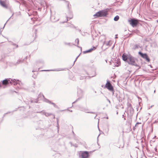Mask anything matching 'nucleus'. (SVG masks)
I'll return each mask as SVG.
<instances>
[{"label":"nucleus","instance_id":"9d476101","mask_svg":"<svg viewBox=\"0 0 158 158\" xmlns=\"http://www.w3.org/2000/svg\"><path fill=\"white\" fill-rule=\"evenodd\" d=\"M80 110L86 113L95 114V112H93L89 111V110L88 108L84 107H80L79 108Z\"/></svg>","mask_w":158,"mask_h":158},{"label":"nucleus","instance_id":"7ed1b4c3","mask_svg":"<svg viewBox=\"0 0 158 158\" xmlns=\"http://www.w3.org/2000/svg\"><path fill=\"white\" fill-rule=\"evenodd\" d=\"M107 14V11L105 10H101L96 13L94 15V16H96L97 17H101L106 16Z\"/></svg>","mask_w":158,"mask_h":158},{"label":"nucleus","instance_id":"dca6fc26","mask_svg":"<svg viewBox=\"0 0 158 158\" xmlns=\"http://www.w3.org/2000/svg\"><path fill=\"white\" fill-rule=\"evenodd\" d=\"M127 108L128 109L130 110H133V109L132 108V106H131V104L129 103V102H128L127 103Z\"/></svg>","mask_w":158,"mask_h":158},{"label":"nucleus","instance_id":"3c124183","mask_svg":"<svg viewBox=\"0 0 158 158\" xmlns=\"http://www.w3.org/2000/svg\"><path fill=\"white\" fill-rule=\"evenodd\" d=\"M155 91H156V90H155L154 91V93H155Z\"/></svg>","mask_w":158,"mask_h":158},{"label":"nucleus","instance_id":"0eeeda50","mask_svg":"<svg viewBox=\"0 0 158 158\" xmlns=\"http://www.w3.org/2000/svg\"><path fill=\"white\" fill-rule=\"evenodd\" d=\"M128 22L133 27H135L138 23V20L134 18L131 19V20H129Z\"/></svg>","mask_w":158,"mask_h":158},{"label":"nucleus","instance_id":"aec40b11","mask_svg":"<svg viewBox=\"0 0 158 158\" xmlns=\"http://www.w3.org/2000/svg\"><path fill=\"white\" fill-rule=\"evenodd\" d=\"M36 113H40L42 114L45 115V113H46V112L44 111H41L40 112H37Z\"/></svg>","mask_w":158,"mask_h":158},{"label":"nucleus","instance_id":"c756f323","mask_svg":"<svg viewBox=\"0 0 158 158\" xmlns=\"http://www.w3.org/2000/svg\"><path fill=\"white\" fill-rule=\"evenodd\" d=\"M70 143H71V144L72 145H73V146H74V147H77V146L76 144H75V145H73L71 142H70Z\"/></svg>","mask_w":158,"mask_h":158},{"label":"nucleus","instance_id":"4c0bfd02","mask_svg":"<svg viewBox=\"0 0 158 158\" xmlns=\"http://www.w3.org/2000/svg\"><path fill=\"white\" fill-rule=\"evenodd\" d=\"M109 42L107 44H106V45H109Z\"/></svg>","mask_w":158,"mask_h":158},{"label":"nucleus","instance_id":"f3484780","mask_svg":"<svg viewBox=\"0 0 158 158\" xmlns=\"http://www.w3.org/2000/svg\"><path fill=\"white\" fill-rule=\"evenodd\" d=\"M40 4L42 6L44 7L46 4L44 1H42L40 2Z\"/></svg>","mask_w":158,"mask_h":158},{"label":"nucleus","instance_id":"603ef678","mask_svg":"<svg viewBox=\"0 0 158 158\" xmlns=\"http://www.w3.org/2000/svg\"><path fill=\"white\" fill-rule=\"evenodd\" d=\"M32 72H34V71H33H33H32Z\"/></svg>","mask_w":158,"mask_h":158},{"label":"nucleus","instance_id":"5fc2aeb1","mask_svg":"<svg viewBox=\"0 0 158 158\" xmlns=\"http://www.w3.org/2000/svg\"><path fill=\"white\" fill-rule=\"evenodd\" d=\"M109 128H108V131H109Z\"/></svg>","mask_w":158,"mask_h":158},{"label":"nucleus","instance_id":"cd10ccee","mask_svg":"<svg viewBox=\"0 0 158 158\" xmlns=\"http://www.w3.org/2000/svg\"><path fill=\"white\" fill-rule=\"evenodd\" d=\"M138 46L137 44H136L135 45V48H134V49H137V48H138Z\"/></svg>","mask_w":158,"mask_h":158},{"label":"nucleus","instance_id":"f704fd0d","mask_svg":"<svg viewBox=\"0 0 158 158\" xmlns=\"http://www.w3.org/2000/svg\"><path fill=\"white\" fill-rule=\"evenodd\" d=\"M117 35H115V38L116 39L117 38H118V37L117 36Z\"/></svg>","mask_w":158,"mask_h":158},{"label":"nucleus","instance_id":"20e7f679","mask_svg":"<svg viewBox=\"0 0 158 158\" xmlns=\"http://www.w3.org/2000/svg\"><path fill=\"white\" fill-rule=\"evenodd\" d=\"M89 153L87 151H80L79 153V158H88Z\"/></svg>","mask_w":158,"mask_h":158},{"label":"nucleus","instance_id":"ea45409f","mask_svg":"<svg viewBox=\"0 0 158 158\" xmlns=\"http://www.w3.org/2000/svg\"><path fill=\"white\" fill-rule=\"evenodd\" d=\"M70 112H72V110H69Z\"/></svg>","mask_w":158,"mask_h":158},{"label":"nucleus","instance_id":"b1692460","mask_svg":"<svg viewBox=\"0 0 158 158\" xmlns=\"http://www.w3.org/2000/svg\"><path fill=\"white\" fill-rule=\"evenodd\" d=\"M23 60H18V61L17 62V64H19L20 63H21V62H23Z\"/></svg>","mask_w":158,"mask_h":158},{"label":"nucleus","instance_id":"09e8293b","mask_svg":"<svg viewBox=\"0 0 158 158\" xmlns=\"http://www.w3.org/2000/svg\"><path fill=\"white\" fill-rule=\"evenodd\" d=\"M130 157H131V158L132 157V156H131V155H130Z\"/></svg>","mask_w":158,"mask_h":158},{"label":"nucleus","instance_id":"e433bc0d","mask_svg":"<svg viewBox=\"0 0 158 158\" xmlns=\"http://www.w3.org/2000/svg\"><path fill=\"white\" fill-rule=\"evenodd\" d=\"M122 117H123V118L124 117V114H123V115H122Z\"/></svg>","mask_w":158,"mask_h":158},{"label":"nucleus","instance_id":"37998d69","mask_svg":"<svg viewBox=\"0 0 158 158\" xmlns=\"http://www.w3.org/2000/svg\"><path fill=\"white\" fill-rule=\"evenodd\" d=\"M2 84L0 83V87H1Z\"/></svg>","mask_w":158,"mask_h":158},{"label":"nucleus","instance_id":"473e14b6","mask_svg":"<svg viewBox=\"0 0 158 158\" xmlns=\"http://www.w3.org/2000/svg\"><path fill=\"white\" fill-rule=\"evenodd\" d=\"M67 7H68V9H69V2H67Z\"/></svg>","mask_w":158,"mask_h":158},{"label":"nucleus","instance_id":"7c9ffc66","mask_svg":"<svg viewBox=\"0 0 158 158\" xmlns=\"http://www.w3.org/2000/svg\"><path fill=\"white\" fill-rule=\"evenodd\" d=\"M141 123H138V122L135 125V127L137 126H138V124H141Z\"/></svg>","mask_w":158,"mask_h":158},{"label":"nucleus","instance_id":"1a4fd4ad","mask_svg":"<svg viewBox=\"0 0 158 158\" xmlns=\"http://www.w3.org/2000/svg\"><path fill=\"white\" fill-rule=\"evenodd\" d=\"M138 54L143 58L145 59L148 62L150 61V59L148 57L146 53H143L141 52H139Z\"/></svg>","mask_w":158,"mask_h":158},{"label":"nucleus","instance_id":"412c9836","mask_svg":"<svg viewBox=\"0 0 158 158\" xmlns=\"http://www.w3.org/2000/svg\"><path fill=\"white\" fill-rule=\"evenodd\" d=\"M50 104H52L53 106L56 108H58V106H56L55 103L53 102H51V103H50Z\"/></svg>","mask_w":158,"mask_h":158},{"label":"nucleus","instance_id":"58836bf2","mask_svg":"<svg viewBox=\"0 0 158 158\" xmlns=\"http://www.w3.org/2000/svg\"><path fill=\"white\" fill-rule=\"evenodd\" d=\"M110 64L111 65V61L110 62Z\"/></svg>","mask_w":158,"mask_h":158},{"label":"nucleus","instance_id":"8fccbe9b","mask_svg":"<svg viewBox=\"0 0 158 158\" xmlns=\"http://www.w3.org/2000/svg\"><path fill=\"white\" fill-rule=\"evenodd\" d=\"M124 120H126V119H125V118H124Z\"/></svg>","mask_w":158,"mask_h":158},{"label":"nucleus","instance_id":"79ce46f5","mask_svg":"<svg viewBox=\"0 0 158 158\" xmlns=\"http://www.w3.org/2000/svg\"><path fill=\"white\" fill-rule=\"evenodd\" d=\"M72 132H73V134L74 135V133L73 131H72Z\"/></svg>","mask_w":158,"mask_h":158},{"label":"nucleus","instance_id":"bb28decb","mask_svg":"<svg viewBox=\"0 0 158 158\" xmlns=\"http://www.w3.org/2000/svg\"><path fill=\"white\" fill-rule=\"evenodd\" d=\"M79 41V40L78 39V38L76 39L75 40V42H77V44H78Z\"/></svg>","mask_w":158,"mask_h":158},{"label":"nucleus","instance_id":"6e6552de","mask_svg":"<svg viewBox=\"0 0 158 158\" xmlns=\"http://www.w3.org/2000/svg\"><path fill=\"white\" fill-rule=\"evenodd\" d=\"M105 87L110 91H114V88L109 81H107Z\"/></svg>","mask_w":158,"mask_h":158},{"label":"nucleus","instance_id":"f8f14e48","mask_svg":"<svg viewBox=\"0 0 158 158\" xmlns=\"http://www.w3.org/2000/svg\"><path fill=\"white\" fill-rule=\"evenodd\" d=\"M96 48V47H93V48H91L88 50H86L85 51H83V52L84 54L90 52H92L93 50L95 49Z\"/></svg>","mask_w":158,"mask_h":158},{"label":"nucleus","instance_id":"72a5a7b5","mask_svg":"<svg viewBox=\"0 0 158 158\" xmlns=\"http://www.w3.org/2000/svg\"><path fill=\"white\" fill-rule=\"evenodd\" d=\"M107 100L108 101V102H109V103H110V100L109 99H107Z\"/></svg>","mask_w":158,"mask_h":158},{"label":"nucleus","instance_id":"c85d7f7f","mask_svg":"<svg viewBox=\"0 0 158 158\" xmlns=\"http://www.w3.org/2000/svg\"><path fill=\"white\" fill-rule=\"evenodd\" d=\"M80 55H79L76 58L75 60H74V63H73V64H74L75 63V61L77 60V58H78V57Z\"/></svg>","mask_w":158,"mask_h":158},{"label":"nucleus","instance_id":"6ab92c4d","mask_svg":"<svg viewBox=\"0 0 158 158\" xmlns=\"http://www.w3.org/2000/svg\"><path fill=\"white\" fill-rule=\"evenodd\" d=\"M73 15L71 14L70 15V16L69 17H68V16H66V17L67 19V21L68 20V18H69V19H71L73 18Z\"/></svg>","mask_w":158,"mask_h":158},{"label":"nucleus","instance_id":"39448f33","mask_svg":"<svg viewBox=\"0 0 158 158\" xmlns=\"http://www.w3.org/2000/svg\"><path fill=\"white\" fill-rule=\"evenodd\" d=\"M0 5L4 8L7 9L9 5V1L6 0H0Z\"/></svg>","mask_w":158,"mask_h":158},{"label":"nucleus","instance_id":"9b49d317","mask_svg":"<svg viewBox=\"0 0 158 158\" xmlns=\"http://www.w3.org/2000/svg\"><path fill=\"white\" fill-rule=\"evenodd\" d=\"M50 11L51 13V15L50 16V19L51 21L53 22H56L59 20V19L56 17L55 15L52 14L51 10H50Z\"/></svg>","mask_w":158,"mask_h":158},{"label":"nucleus","instance_id":"5701e85b","mask_svg":"<svg viewBox=\"0 0 158 158\" xmlns=\"http://www.w3.org/2000/svg\"><path fill=\"white\" fill-rule=\"evenodd\" d=\"M51 114L48 113H47V112H46V113H45V115L46 116H48L50 115Z\"/></svg>","mask_w":158,"mask_h":158},{"label":"nucleus","instance_id":"ddd939ff","mask_svg":"<svg viewBox=\"0 0 158 158\" xmlns=\"http://www.w3.org/2000/svg\"><path fill=\"white\" fill-rule=\"evenodd\" d=\"M42 96V97L44 98V101L48 103L49 104H50L51 103V102L50 101H49L48 99H46L44 97V95L40 93L38 95V98H39L40 96Z\"/></svg>","mask_w":158,"mask_h":158},{"label":"nucleus","instance_id":"4d7b16f0","mask_svg":"<svg viewBox=\"0 0 158 158\" xmlns=\"http://www.w3.org/2000/svg\"><path fill=\"white\" fill-rule=\"evenodd\" d=\"M118 114V112H117V114Z\"/></svg>","mask_w":158,"mask_h":158},{"label":"nucleus","instance_id":"423d86ee","mask_svg":"<svg viewBox=\"0 0 158 158\" xmlns=\"http://www.w3.org/2000/svg\"><path fill=\"white\" fill-rule=\"evenodd\" d=\"M77 95L79 97L74 102L72 103V104L75 103L78 100H80L82 98L83 95V91L80 88H78L77 89Z\"/></svg>","mask_w":158,"mask_h":158},{"label":"nucleus","instance_id":"c03bdc74","mask_svg":"<svg viewBox=\"0 0 158 158\" xmlns=\"http://www.w3.org/2000/svg\"><path fill=\"white\" fill-rule=\"evenodd\" d=\"M133 129L134 130H135V127H133Z\"/></svg>","mask_w":158,"mask_h":158},{"label":"nucleus","instance_id":"49530a36","mask_svg":"<svg viewBox=\"0 0 158 158\" xmlns=\"http://www.w3.org/2000/svg\"><path fill=\"white\" fill-rule=\"evenodd\" d=\"M96 116H97V115H96V116H95V117L94 118H95V117H96Z\"/></svg>","mask_w":158,"mask_h":158},{"label":"nucleus","instance_id":"a211bd4d","mask_svg":"<svg viewBox=\"0 0 158 158\" xmlns=\"http://www.w3.org/2000/svg\"><path fill=\"white\" fill-rule=\"evenodd\" d=\"M119 16L118 15H116L114 18V20L115 21H117L119 19Z\"/></svg>","mask_w":158,"mask_h":158},{"label":"nucleus","instance_id":"6e6d98bb","mask_svg":"<svg viewBox=\"0 0 158 158\" xmlns=\"http://www.w3.org/2000/svg\"><path fill=\"white\" fill-rule=\"evenodd\" d=\"M27 56H26V58H27Z\"/></svg>","mask_w":158,"mask_h":158},{"label":"nucleus","instance_id":"2f4dec72","mask_svg":"<svg viewBox=\"0 0 158 158\" xmlns=\"http://www.w3.org/2000/svg\"><path fill=\"white\" fill-rule=\"evenodd\" d=\"M11 18V17H10L9 19L7 20V21H6V23H5V24H4V27H3V29L4 28V27H5V25H6V23L9 20V19H10V18Z\"/></svg>","mask_w":158,"mask_h":158},{"label":"nucleus","instance_id":"a18cd8bd","mask_svg":"<svg viewBox=\"0 0 158 158\" xmlns=\"http://www.w3.org/2000/svg\"><path fill=\"white\" fill-rule=\"evenodd\" d=\"M106 62L107 63V60H106Z\"/></svg>","mask_w":158,"mask_h":158},{"label":"nucleus","instance_id":"de8ad7c7","mask_svg":"<svg viewBox=\"0 0 158 158\" xmlns=\"http://www.w3.org/2000/svg\"><path fill=\"white\" fill-rule=\"evenodd\" d=\"M57 125H58V121H57Z\"/></svg>","mask_w":158,"mask_h":158},{"label":"nucleus","instance_id":"a19ab883","mask_svg":"<svg viewBox=\"0 0 158 158\" xmlns=\"http://www.w3.org/2000/svg\"><path fill=\"white\" fill-rule=\"evenodd\" d=\"M106 119H108V117H106Z\"/></svg>","mask_w":158,"mask_h":158},{"label":"nucleus","instance_id":"c9c22d12","mask_svg":"<svg viewBox=\"0 0 158 158\" xmlns=\"http://www.w3.org/2000/svg\"><path fill=\"white\" fill-rule=\"evenodd\" d=\"M111 91L112 92V95H113L114 94V90Z\"/></svg>","mask_w":158,"mask_h":158},{"label":"nucleus","instance_id":"f257e3e1","mask_svg":"<svg viewBox=\"0 0 158 158\" xmlns=\"http://www.w3.org/2000/svg\"><path fill=\"white\" fill-rule=\"evenodd\" d=\"M9 83L14 85L19 84L20 85H22V83L19 80H16L15 79H11L10 78L6 79L3 80L2 82V84L3 85H7Z\"/></svg>","mask_w":158,"mask_h":158},{"label":"nucleus","instance_id":"f03ea898","mask_svg":"<svg viewBox=\"0 0 158 158\" xmlns=\"http://www.w3.org/2000/svg\"><path fill=\"white\" fill-rule=\"evenodd\" d=\"M137 61L138 60L137 59L133 56L130 54L128 55V60L127 62L129 64L135 66L139 67V65H138L136 63V62H137Z\"/></svg>","mask_w":158,"mask_h":158},{"label":"nucleus","instance_id":"2eb2a0df","mask_svg":"<svg viewBox=\"0 0 158 158\" xmlns=\"http://www.w3.org/2000/svg\"><path fill=\"white\" fill-rule=\"evenodd\" d=\"M64 69L62 68H60L57 69H55L53 70H43L42 71H63Z\"/></svg>","mask_w":158,"mask_h":158},{"label":"nucleus","instance_id":"4468645a","mask_svg":"<svg viewBox=\"0 0 158 158\" xmlns=\"http://www.w3.org/2000/svg\"><path fill=\"white\" fill-rule=\"evenodd\" d=\"M128 55H126L124 54H123L122 55L123 60L127 62L128 60Z\"/></svg>","mask_w":158,"mask_h":158},{"label":"nucleus","instance_id":"a878e982","mask_svg":"<svg viewBox=\"0 0 158 158\" xmlns=\"http://www.w3.org/2000/svg\"><path fill=\"white\" fill-rule=\"evenodd\" d=\"M96 75L95 72H94V74L92 76H89V77L90 78L95 76Z\"/></svg>","mask_w":158,"mask_h":158},{"label":"nucleus","instance_id":"393cba45","mask_svg":"<svg viewBox=\"0 0 158 158\" xmlns=\"http://www.w3.org/2000/svg\"><path fill=\"white\" fill-rule=\"evenodd\" d=\"M64 44H65V45H68L69 46H71V43H66V42H64Z\"/></svg>","mask_w":158,"mask_h":158},{"label":"nucleus","instance_id":"864d4df0","mask_svg":"<svg viewBox=\"0 0 158 158\" xmlns=\"http://www.w3.org/2000/svg\"><path fill=\"white\" fill-rule=\"evenodd\" d=\"M17 46V47H18V45H17V46Z\"/></svg>","mask_w":158,"mask_h":158},{"label":"nucleus","instance_id":"4be33fe9","mask_svg":"<svg viewBox=\"0 0 158 158\" xmlns=\"http://www.w3.org/2000/svg\"><path fill=\"white\" fill-rule=\"evenodd\" d=\"M38 99H35V100H31V102H35V103H37L38 102Z\"/></svg>","mask_w":158,"mask_h":158}]
</instances>
